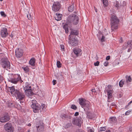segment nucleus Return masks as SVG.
<instances>
[{
  "label": "nucleus",
  "mask_w": 132,
  "mask_h": 132,
  "mask_svg": "<svg viewBox=\"0 0 132 132\" xmlns=\"http://www.w3.org/2000/svg\"><path fill=\"white\" fill-rule=\"evenodd\" d=\"M8 90L11 93V94L15 95L17 99L20 100H22L24 99L25 95L24 93L20 90H16L14 86L9 87Z\"/></svg>",
  "instance_id": "nucleus-1"
},
{
  "label": "nucleus",
  "mask_w": 132,
  "mask_h": 132,
  "mask_svg": "<svg viewBox=\"0 0 132 132\" xmlns=\"http://www.w3.org/2000/svg\"><path fill=\"white\" fill-rule=\"evenodd\" d=\"M9 78H8L9 81L14 84H16L18 81H19L20 83L23 82L21 80V77L20 75L15 74L13 75L12 74H9Z\"/></svg>",
  "instance_id": "nucleus-2"
},
{
  "label": "nucleus",
  "mask_w": 132,
  "mask_h": 132,
  "mask_svg": "<svg viewBox=\"0 0 132 132\" xmlns=\"http://www.w3.org/2000/svg\"><path fill=\"white\" fill-rule=\"evenodd\" d=\"M78 17L74 14L70 15L67 19V23L69 25H76L78 23Z\"/></svg>",
  "instance_id": "nucleus-3"
},
{
  "label": "nucleus",
  "mask_w": 132,
  "mask_h": 132,
  "mask_svg": "<svg viewBox=\"0 0 132 132\" xmlns=\"http://www.w3.org/2000/svg\"><path fill=\"white\" fill-rule=\"evenodd\" d=\"M111 30L114 31L118 28L119 20L116 16L113 15L111 18Z\"/></svg>",
  "instance_id": "nucleus-4"
},
{
  "label": "nucleus",
  "mask_w": 132,
  "mask_h": 132,
  "mask_svg": "<svg viewBox=\"0 0 132 132\" xmlns=\"http://www.w3.org/2000/svg\"><path fill=\"white\" fill-rule=\"evenodd\" d=\"M32 104L31 105V107L33 109V111L35 113L38 112L39 110L40 109V106L38 105L37 102L35 100H32Z\"/></svg>",
  "instance_id": "nucleus-5"
},
{
  "label": "nucleus",
  "mask_w": 132,
  "mask_h": 132,
  "mask_svg": "<svg viewBox=\"0 0 132 132\" xmlns=\"http://www.w3.org/2000/svg\"><path fill=\"white\" fill-rule=\"evenodd\" d=\"M68 39V42L70 46H75L77 45L78 41L76 40L75 37H71L69 35Z\"/></svg>",
  "instance_id": "nucleus-6"
},
{
  "label": "nucleus",
  "mask_w": 132,
  "mask_h": 132,
  "mask_svg": "<svg viewBox=\"0 0 132 132\" xmlns=\"http://www.w3.org/2000/svg\"><path fill=\"white\" fill-rule=\"evenodd\" d=\"M108 89L106 90V91L107 93V94L108 99V101L110 102L111 101L110 99L112 97V93L113 91L112 88V86L110 85H108Z\"/></svg>",
  "instance_id": "nucleus-7"
},
{
  "label": "nucleus",
  "mask_w": 132,
  "mask_h": 132,
  "mask_svg": "<svg viewBox=\"0 0 132 132\" xmlns=\"http://www.w3.org/2000/svg\"><path fill=\"white\" fill-rule=\"evenodd\" d=\"M37 132H42L44 128V124L42 121H39L36 125Z\"/></svg>",
  "instance_id": "nucleus-8"
},
{
  "label": "nucleus",
  "mask_w": 132,
  "mask_h": 132,
  "mask_svg": "<svg viewBox=\"0 0 132 132\" xmlns=\"http://www.w3.org/2000/svg\"><path fill=\"white\" fill-rule=\"evenodd\" d=\"M2 62L1 64L2 66L4 68L6 69L7 70L10 68V62L6 59H2Z\"/></svg>",
  "instance_id": "nucleus-9"
},
{
  "label": "nucleus",
  "mask_w": 132,
  "mask_h": 132,
  "mask_svg": "<svg viewBox=\"0 0 132 132\" xmlns=\"http://www.w3.org/2000/svg\"><path fill=\"white\" fill-rule=\"evenodd\" d=\"M4 128L5 130L7 132H13L14 130L13 127L11 124L7 122L4 126Z\"/></svg>",
  "instance_id": "nucleus-10"
},
{
  "label": "nucleus",
  "mask_w": 132,
  "mask_h": 132,
  "mask_svg": "<svg viewBox=\"0 0 132 132\" xmlns=\"http://www.w3.org/2000/svg\"><path fill=\"white\" fill-rule=\"evenodd\" d=\"M84 105V106L85 107V108H84V110L86 112L87 115L90 116V112L89 111V110L90 106V103L89 102L87 101L85 102Z\"/></svg>",
  "instance_id": "nucleus-11"
},
{
  "label": "nucleus",
  "mask_w": 132,
  "mask_h": 132,
  "mask_svg": "<svg viewBox=\"0 0 132 132\" xmlns=\"http://www.w3.org/2000/svg\"><path fill=\"white\" fill-rule=\"evenodd\" d=\"M60 3L59 2H54L52 6V10L55 12L58 11L60 9Z\"/></svg>",
  "instance_id": "nucleus-12"
},
{
  "label": "nucleus",
  "mask_w": 132,
  "mask_h": 132,
  "mask_svg": "<svg viewBox=\"0 0 132 132\" xmlns=\"http://www.w3.org/2000/svg\"><path fill=\"white\" fill-rule=\"evenodd\" d=\"M10 117L7 114H5L2 116L0 118V121L2 122H5L9 121Z\"/></svg>",
  "instance_id": "nucleus-13"
},
{
  "label": "nucleus",
  "mask_w": 132,
  "mask_h": 132,
  "mask_svg": "<svg viewBox=\"0 0 132 132\" xmlns=\"http://www.w3.org/2000/svg\"><path fill=\"white\" fill-rule=\"evenodd\" d=\"M8 34L7 29L4 28H2L0 32V35L1 37L2 38L5 37L8 35Z\"/></svg>",
  "instance_id": "nucleus-14"
},
{
  "label": "nucleus",
  "mask_w": 132,
  "mask_h": 132,
  "mask_svg": "<svg viewBox=\"0 0 132 132\" xmlns=\"http://www.w3.org/2000/svg\"><path fill=\"white\" fill-rule=\"evenodd\" d=\"M81 118L80 117L74 119L73 121V123L78 126H80L81 123Z\"/></svg>",
  "instance_id": "nucleus-15"
},
{
  "label": "nucleus",
  "mask_w": 132,
  "mask_h": 132,
  "mask_svg": "<svg viewBox=\"0 0 132 132\" xmlns=\"http://www.w3.org/2000/svg\"><path fill=\"white\" fill-rule=\"evenodd\" d=\"M15 53L17 57H20L22 55L23 51L21 49L18 48L15 50Z\"/></svg>",
  "instance_id": "nucleus-16"
},
{
  "label": "nucleus",
  "mask_w": 132,
  "mask_h": 132,
  "mask_svg": "<svg viewBox=\"0 0 132 132\" xmlns=\"http://www.w3.org/2000/svg\"><path fill=\"white\" fill-rule=\"evenodd\" d=\"M73 51L74 53L77 56H80L81 54V50L79 48H74L73 50Z\"/></svg>",
  "instance_id": "nucleus-17"
},
{
  "label": "nucleus",
  "mask_w": 132,
  "mask_h": 132,
  "mask_svg": "<svg viewBox=\"0 0 132 132\" xmlns=\"http://www.w3.org/2000/svg\"><path fill=\"white\" fill-rule=\"evenodd\" d=\"M87 101L82 98H80L79 99V103L82 107L84 106L85 102Z\"/></svg>",
  "instance_id": "nucleus-18"
},
{
  "label": "nucleus",
  "mask_w": 132,
  "mask_h": 132,
  "mask_svg": "<svg viewBox=\"0 0 132 132\" xmlns=\"http://www.w3.org/2000/svg\"><path fill=\"white\" fill-rule=\"evenodd\" d=\"M109 121L110 123L114 124L116 123L117 120L116 117H110Z\"/></svg>",
  "instance_id": "nucleus-19"
},
{
  "label": "nucleus",
  "mask_w": 132,
  "mask_h": 132,
  "mask_svg": "<svg viewBox=\"0 0 132 132\" xmlns=\"http://www.w3.org/2000/svg\"><path fill=\"white\" fill-rule=\"evenodd\" d=\"M31 86L30 85L28 82H26L24 88V90L31 89Z\"/></svg>",
  "instance_id": "nucleus-20"
},
{
  "label": "nucleus",
  "mask_w": 132,
  "mask_h": 132,
  "mask_svg": "<svg viewBox=\"0 0 132 132\" xmlns=\"http://www.w3.org/2000/svg\"><path fill=\"white\" fill-rule=\"evenodd\" d=\"M125 77L126 78V85H128L129 82L131 81V76H126Z\"/></svg>",
  "instance_id": "nucleus-21"
},
{
  "label": "nucleus",
  "mask_w": 132,
  "mask_h": 132,
  "mask_svg": "<svg viewBox=\"0 0 132 132\" xmlns=\"http://www.w3.org/2000/svg\"><path fill=\"white\" fill-rule=\"evenodd\" d=\"M26 95L28 97L32 95L33 94V92L31 89L25 90Z\"/></svg>",
  "instance_id": "nucleus-22"
},
{
  "label": "nucleus",
  "mask_w": 132,
  "mask_h": 132,
  "mask_svg": "<svg viewBox=\"0 0 132 132\" xmlns=\"http://www.w3.org/2000/svg\"><path fill=\"white\" fill-rule=\"evenodd\" d=\"M56 15L55 16V19L57 21L60 20L61 19L62 15L61 14L56 13Z\"/></svg>",
  "instance_id": "nucleus-23"
},
{
  "label": "nucleus",
  "mask_w": 132,
  "mask_h": 132,
  "mask_svg": "<svg viewBox=\"0 0 132 132\" xmlns=\"http://www.w3.org/2000/svg\"><path fill=\"white\" fill-rule=\"evenodd\" d=\"M78 33V31L77 30H74L72 29L71 30L70 36H71V37H73L72 36V35H77Z\"/></svg>",
  "instance_id": "nucleus-24"
},
{
  "label": "nucleus",
  "mask_w": 132,
  "mask_h": 132,
  "mask_svg": "<svg viewBox=\"0 0 132 132\" xmlns=\"http://www.w3.org/2000/svg\"><path fill=\"white\" fill-rule=\"evenodd\" d=\"M35 59L34 58H31L29 61V64L31 65L34 66L35 62Z\"/></svg>",
  "instance_id": "nucleus-25"
},
{
  "label": "nucleus",
  "mask_w": 132,
  "mask_h": 132,
  "mask_svg": "<svg viewBox=\"0 0 132 132\" xmlns=\"http://www.w3.org/2000/svg\"><path fill=\"white\" fill-rule=\"evenodd\" d=\"M68 24H65L63 26V29L64 30L66 33H67L69 32V30L68 28Z\"/></svg>",
  "instance_id": "nucleus-26"
},
{
  "label": "nucleus",
  "mask_w": 132,
  "mask_h": 132,
  "mask_svg": "<svg viewBox=\"0 0 132 132\" xmlns=\"http://www.w3.org/2000/svg\"><path fill=\"white\" fill-rule=\"evenodd\" d=\"M74 9V6L72 5L69 6L68 8V11L70 12H72Z\"/></svg>",
  "instance_id": "nucleus-27"
},
{
  "label": "nucleus",
  "mask_w": 132,
  "mask_h": 132,
  "mask_svg": "<svg viewBox=\"0 0 132 132\" xmlns=\"http://www.w3.org/2000/svg\"><path fill=\"white\" fill-rule=\"evenodd\" d=\"M87 129L88 132H94V129L93 127H87Z\"/></svg>",
  "instance_id": "nucleus-28"
},
{
  "label": "nucleus",
  "mask_w": 132,
  "mask_h": 132,
  "mask_svg": "<svg viewBox=\"0 0 132 132\" xmlns=\"http://www.w3.org/2000/svg\"><path fill=\"white\" fill-rule=\"evenodd\" d=\"M22 68L23 70L26 72H27L29 71V69L28 66H26L25 67H22Z\"/></svg>",
  "instance_id": "nucleus-29"
},
{
  "label": "nucleus",
  "mask_w": 132,
  "mask_h": 132,
  "mask_svg": "<svg viewBox=\"0 0 132 132\" xmlns=\"http://www.w3.org/2000/svg\"><path fill=\"white\" fill-rule=\"evenodd\" d=\"M33 17L32 14L31 13H29V14L27 15V17L29 20L31 21Z\"/></svg>",
  "instance_id": "nucleus-30"
},
{
  "label": "nucleus",
  "mask_w": 132,
  "mask_h": 132,
  "mask_svg": "<svg viewBox=\"0 0 132 132\" xmlns=\"http://www.w3.org/2000/svg\"><path fill=\"white\" fill-rule=\"evenodd\" d=\"M103 2V3L105 6H106L108 4V1L107 0H102Z\"/></svg>",
  "instance_id": "nucleus-31"
},
{
  "label": "nucleus",
  "mask_w": 132,
  "mask_h": 132,
  "mask_svg": "<svg viewBox=\"0 0 132 132\" xmlns=\"http://www.w3.org/2000/svg\"><path fill=\"white\" fill-rule=\"evenodd\" d=\"M106 129V127H101L100 128V129L98 131L99 132H101V131H105Z\"/></svg>",
  "instance_id": "nucleus-32"
},
{
  "label": "nucleus",
  "mask_w": 132,
  "mask_h": 132,
  "mask_svg": "<svg viewBox=\"0 0 132 132\" xmlns=\"http://www.w3.org/2000/svg\"><path fill=\"white\" fill-rule=\"evenodd\" d=\"M56 64L57 65V67L58 68H60L61 67V63L59 61H57Z\"/></svg>",
  "instance_id": "nucleus-33"
},
{
  "label": "nucleus",
  "mask_w": 132,
  "mask_h": 132,
  "mask_svg": "<svg viewBox=\"0 0 132 132\" xmlns=\"http://www.w3.org/2000/svg\"><path fill=\"white\" fill-rule=\"evenodd\" d=\"M124 84V81L123 80H121L119 82V86L121 87L123 86V85Z\"/></svg>",
  "instance_id": "nucleus-34"
},
{
  "label": "nucleus",
  "mask_w": 132,
  "mask_h": 132,
  "mask_svg": "<svg viewBox=\"0 0 132 132\" xmlns=\"http://www.w3.org/2000/svg\"><path fill=\"white\" fill-rule=\"evenodd\" d=\"M0 14L1 15V16L4 17H5L6 16L5 12L3 11L1 12Z\"/></svg>",
  "instance_id": "nucleus-35"
},
{
  "label": "nucleus",
  "mask_w": 132,
  "mask_h": 132,
  "mask_svg": "<svg viewBox=\"0 0 132 132\" xmlns=\"http://www.w3.org/2000/svg\"><path fill=\"white\" fill-rule=\"evenodd\" d=\"M60 117L62 118L63 119H64L67 117V116L65 114H61Z\"/></svg>",
  "instance_id": "nucleus-36"
},
{
  "label": "nucleus",
  "mask_w": 132,
  "mask_h": 132,
  "mask_svg": "<svg viewBox=\"0 0 132 132\" xmlns=\"http://www.w3.org/2000/svg\"><path fill=\"white\" fill-rule=\"evenodd\" d=\"M129 44V43L128 42L126 43H125V44L123 45V48L124 49H126L127 47V46Z\"/></svg>",
  "instance_id": "nucleus-37"
},
{
  "label": "nucleus",
  "mask_w": 132,
  "mask_h": 132,
  "mask_svg": "<svg viewBox=\"0 0 132 132\" xmlns=\"http://www.w3.org/2000/svg\"><path fill=\"white\" fill-rule=\"evenodd\" d=\"M71 108L74 110H76L77 109L76 106L75 105H72L71 106Z\"/></svg>",
  "instance_id": "nucleus-38"
},
{
  "label": "nucleus",
  "mask_w": 132,
  "mask_h": 132,
  "mask_svg": "<svg viewBox=\"0 0 132 132\" xmlns=\"http://www.w3.org/2000/svg\"><path fill=\"white\" fill-rule=\"evenodd\" d=\"M61 51H65V49L64 48V46L63 45H61Z\"/></svg>",
  "instance_id": "nucleus-39"
},
{
  "label": "nucleus",
  "mask_w": 132,
  "mask_h": 132,
  "mask_svg": "<svg viewBox=\"0 0 132 132\" xmlns=\"http://www.w3.org/2000/svg\"><path fill=\"white\" fill-rule=\"evenodd\" d=\"M71 125V123H68L65 126V128H67L69 127H70Z\"/></svg>",
  "instance_id": "nucleus-40"
},
{
  "label": "nucleus",
  "mask_w": 132,
  "mask_h": 132,
  "mask_svg": "<svg viewBox=\"0 0 132 132\" xmlns=\"http://www.w3.org/2000/svg\"><path fill=\"white\" fill-rule=\"evenodd\" d=\"M41 106L42 107V109H45L46 108V106L45 105V104H41Z\"/></svg>",
  "instance_id": "nucleus-41"
},
{
  "label": "nucleus",
  "mask_w": 132,
  "mask_h": 132,
  "mask_svg": "<svg viewBox=\"0 0 132 132\" xmlns=\"http://www.w3.org/2000/svg\"><path fill=\"white\" fill-rule=\"evenodd\" d=\"M131 112V111L130 110L127 111L125 113V115H128Z\"/></svg>",
  "instance_id": "nucleus-42"
},
{
  "label": "nucleus",
  "mask_w": 132,
  "mask_h": 132,
  "mask_svg": "<svg viewBox=\"0 0 132 132\" xmlns=\"http://www.w3.org/2000/svg\"><path fill=\"white\" fill-rule=\"evenodd\" d=\"M99 62L98 61H97L96 62L94 63V65L95 66H98L99 65Z\"/></svg>",
  "instance_id": "nucleus-43"
},
{
  "label": "nucleus",
  "mask_w": 132,
  "mask_h": 132,
  "mask_svg": "<svg viewBox=\"0 0 132 132\" xmlns=\"http://www.w3.org/2000/svg\"><path fill=\"white\" fill-rule=\"evenodd\" d=\"M105 37L103 35L101 39V41L102 42H103L105 40Z\"/></svg>",
  "instance_id": "nucleus-44"
},
{
  "label": "nucleus",
  "mask_w": 132,
  "mask_h": 132,
  "mask_svg": "<svg viewBox=\"0 0 132 132\" xmlns=\"http://www.w3.org/2000/svg\"><path fill=\"white\" fill-rule=\"evenodd\" d=\"M109 62L108 61H106L104 63V65L105 66H107L108 65Z\"/></svg>",
  "instance_id": "nucleus-45"
},
{
  "label": "nucleus",
  "mask_w": 132,
  "mask_h": 132,
  "mask_svg": "<svg viewBox=\"0 0 132 132\" xmlns=\"http://www.w3.org/2000/svg\"><path fill=\"white\" fill-rule=\"evenodd\" d=\"M52 82L53 85H54L56 83V81L55 80H53V81Z\"/></svg>",
  "instance_id": "nucleus-46"
},
{
  "label": "nucleus",
  "mask_w": 132,
  "mask_h": 132,
  "mask_svg": "<svg viewBox=\"0 0 132 132\" xmlns=\"http://www.w3.org/2000/svg\"><path fill=\"white\" fill-rule=\"evenodd\" d=\"M110 56H107L106 57V60H108L110 59Z\"/></svg>",
  "instance_id": "nucleus-47"
},
{
  "label": "nucleus",
  "mask_w": 132,
  "mask_h": 132,
  "mask_svg": "<svg viewBox=\"0 0 132 132\" xmlns=\"http://www.w3.org/2000/svg\"><path fill=\"white\" fill-rule=\"evenodd\" d=\"M76 132H84V131L81 130H78Z\"/></svg>",
  "instance_id": "nucleus-48"
},
{
  "label": "nucleus",
  "mask_w": 132,
  "mask_h": 132,
  "mask_svg": "<svg viewBox=\"0 0 132 132\" xmlns=\"http://www.w3.org/2000/svg\"><path fill=\"white\" fill-rule=\"evenodd\" d=\"M79 115V113L78 112H76L74 114L75 116H77Z\"/></svg>",
  "instance_id": "nucleus-49"
},
{
  "label": "nucleus",
  "mask_w": 132,
  "mask_h": 132,
  "mask_svg": "<svg viewBox=\"0 0 132 132\" xmlns=\"http://www.w3.org/2000/svg\"><path fill=\"white\" fill-rule=\"evenodd\" d=\"M3 80V78L1 75H0V80Z\"/></svg>",
  "instance_id": "nucleus-50"
},
{
  "label": "nucleus",
  "mask_w": 132,
  "mask_h": 132,
  "mask_svg": "<svg viewBox=\"0 0 132 132\" xmlns=\"http://www.w3.org/2000/svg\"><path fill=\"white\" fill-rule=\"evenodd\" d=\"M123 42V40H122V38H120V40H119V42H120V43H122Z\"/></svg>",
  "instance_id": "nucleus-51"
},
{
  "label": "nucleus",
  "mask_w": 132,
  "mask_h": 132,
  "mask_svg": "<svg viewBox=\"0 0 132 132\" xmlns=\"http://www.w3.org/2000/svg\"><path fill=\"white\" fill-rule=\"evenodd\" d=\"M92 92H95V90L94 89H92Z\"/></svg>",
  "instance_id": "nucleus-52"
},
{
  "label": "nucleus",
  "mask_w": 132,
  "mask_h": 132,
  "mask_svg": "<svg viewBox=\"0 0 132 132\" xmlns=\"http://www.w3.org/2000/svg\"><path fill=\"white\" fill-rule=\"evenodd\" d=\"M128 106L127 105H126L125 107V109H127V108Z\"/></svg>",
  "instance_id": "nucleus-53"
},
{
  "label": "nucleus",
  "mask_w": 132,
  "mask_h": 132,
  "mask_svg": "<svg viewBox=\"0 0 132 132\" xmlns=\"http://www.w3.org/2000/svg\"><path fill=\"white\" fill-rule=\"evenodd\" d=\"M94 9H95V11L96 12H97V9H96L95 7H94Z\"/></svg>",
  "instance_id": "nucleus-54"
},
{
  "label": "nucleus",
  "mask_w": 132,
  "mask_h": 132,
  "mask_svg": "<svg viewBox=\"0 0 132 132\" xmlns=\"http://www.w3.org/2000/svg\"><path fill=\"white\" fill-rule=\"evenodd\" d=\"M31 124L30 123H29V124H28V126H31Z\"/></svg>",
  "instance_id": "nucleus-55"
},
{
  "label": "nucleus",
  "mask_w": 132,
  "mask_h": 132,
  "mask_svg": "<svg viewBox=\"0 0 132 132\" xmlns=\"http://www.w3.org/2000/svg\"><path fill=\"white\" fill-rule=\"evenodd\" d=\"M106 132H110V130H108L107 131H106Z\"/></svg>",
  "instance_id": "nucleus-56"
},
{
  "label": "nucleus",
  "mask_w": 132,
  "mask_h": 132,
  "mask_svg": "<svg viewBox=\"0 0 132 132\" xmlns=\"http://www.w3.org/2000/svg\"><path fill=\"white\" fill-rule=\"evenodd\" d=\"M130 49H129L128 50V52H129L130 51Z\"/></svg>",
  "instance_id": "nucleus-57"
},
{
  "label": "nucleus",
  "mask_w": 132,
  "mask_h": 132,
  "mask_svg": "<svg viewBox=\"0 0 132 132\" xmlns=\"http://www.w3.org/2000/svg\"><path fill=\"white\" fill-rule=\"evenodd\" d=\"M131 104L129 102L128 104V105H128V106H129Z\"/></svg>",
  "instance_id": "nucleus-58"
},
{
  "label": "nucleus",
  "mask_w": 132,
  "mask_h": 132,
  "mask_svg": "<svg viewBox=\"0 0 132 132\" xmlns=\"http://www.w3.org/2000/svg\"><path fill=\"white\" fill-rule=\"evenodd\" d=\"M129 103L130 104H131V103H132V100L130 101V102H129Z\"/></svg>",
  "instance_id": "nucleus-59"
},
{
  "label": "nucleus",
  "mask_w": 132,
  "mask_h": 132,
  "mask_svg": "<svg viewBox=\"0 0 132 132\" xmlns=\"http://www.w3.org/2000/svg\"><path fill=\"white\" fill-rule=\"evenodd\" d=\"M132 42H131V43L130 44L131 45H132Z\"/></svg>",
  "instance_id": "nucleus-60"
},
{
  "label": "nucleus",
  "mask_w": 132,
  "mask_h": 132,
  "mask_svg": "<svg viewBox=\"0 0 132 132\" xmlns=\"http://www.w3.org/2000/svg\"><path fill=\"white\" fill-rule=\"evenodd\" d=\"M3 0H0V1H2Z\"/></svg>",
  "instance_id": "nucleus-61"
},
{
  "label": "nucleus",
  "mask_w": 132,
  "mask_h": 132,
  "mask_svg": "<svg viewBox=\"0 0 132 132\" xmlns=\"http://www.w3.org/2000/svg\"><path fill=\"white\" fill-rule=\"evenodd\" d=\"M61 77H62V76L61 75Z\"/></svg>",
  "instance_id": "nucleus-62"
},
{
  "label": "nucleus",
  "mask_w": 132,
  "mask_h": 132,
  "mask_svg": "<svg viewBox=\"0 0 132 132\" xmlns=\"http://www.w3.org/2000/svg\"><path fill=\"white\" fill-rule=\"evenodd\" d=\"M21 102H20V103H21Z\"/></svg>",
  "instance_id": "nucleus-63"
}]
</instances>
